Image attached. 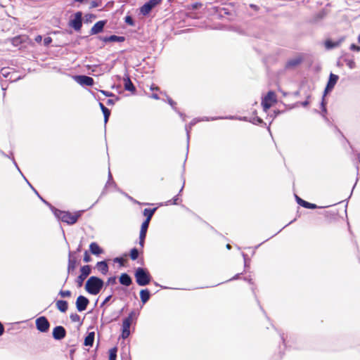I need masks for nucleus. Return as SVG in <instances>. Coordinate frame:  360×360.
<instances>
[{
  "instance_id": "1",
  "label": "nucleus",
  "mask_w": 360,
  "mask_h": 360,
  "mask_svg": "<svg viewBox=\"0 0 360 360\" xmlns=\"http://www.w3.org/2000/svg\"><path fill=\"white\" fill-rule=\"evenodd\" d=\"M114 89L118 94L122 93L123 90L129 91L133 95L136 94V88L127 72L124 73L123 77L120 75H114Z\"/></svg>"
},
{
  "instance_id": "2",
  "label": "nucleus",
  "mask_w": 360,
  "mask_h": 360,
  "mask_svg": "<svg viewBox=\"0 0 360 360\" xmlns=\"http://www.w3.org/2000/svg\"><path fill=\"white\" fill-rule=\"evenodd\" d=\"M134 276L138 285L143 287L150 283L153 277L148 269L145 267L139 266L134 269Z\"/></svg>"
},
{
  "instance_id": "3",
  "label": "nucleus",
  "mask_w": 360,
  "mask_h": 360,
  "mask_svg": "<svg viewBox=\"0 0 360 360\" xmlns=\"http://www.w3.org/2000/svg\"><path fill=\"white\" fill-rule=\"evenodd\" d=\"M137 318L136 313L134 310L129 312L127 316L124 317L122 320L121 326V334L119 339L126 340L131 334L130 326L134 321H136Z\"/></svg>"
},
{
  "instance_id": "4",
  "label": "nucleus",
  "mask_w": 360,
  "mask_h": 360,
  "mask_svg": "<svg viewBox=\"0 0 360 360\" xmlns=\"http://www.w3.org/2000/svg\"><path fill=\"white\" fill-rule=\"evenodd\" d=\"M56 214L60 221L69 225H72L75 224L81 217L82 212H70L69 211L58 210Z\"/></svg>"
},
{
  "instance_id": "5",
  "label": "nucleus",
  "mask_w": 360,
  "mask_h": 360,
  "mask_svg": "<svg viewBox=\"0 0 360 360\" xmlns=\"http://www.w3.org/2000/svg\"><path fill=\"white\" fill-rule=\"evenodd\" d=\"M103 282L101 279L95 276H91L87 280L85 288L89 293L91 295H96L100 292L103 287Z\"/></svg>"
},
{
  "instance_id": "6",
  "label": "nucleus",
  "mask_w": 360,
  "mask_h": 360,
  "mask_svg": "<svg viewBox=\"0 0 360 360\" xmlns=\"http://www.w3.org/2000/svg\"><path fill=\"white\" fill-rule=\"evenodd\" d=\"M277 102L276 94L275 91L270 90L266 96L262 98L261 105L263 110L267 112L270 108Z\"/></svg>"
},
{
  "instance_id": "7",
  "label": "nucleus",
  "mask_w": 360,
  "mask_h": 360,
  "mask_svg": "<svg viewBox=\"0 0 360 360\" xmlns=\"http://www.w3.org/2000/svg\"><path fill=\"white\" fill-rule=\"evenodd\" d=\"M162 0H148L140 7V13L143 16L149 15L151 11L162 3Z\"/></svg>"
},
{
  "instance_id": "8",
  "label": "nucleus",
  "mask_w": 360,
  "mask_h": 360,
  "mask_svg": "<svg viewBox=\"0 0 360 360\" xmlns=\"http://www.w3.org/2000/svg\"><path fill=\"white\" fill-rule=\"evenodd\" d=\"M35 325L37 329L41 333H46L50 328V323L45 316L37 318L35 321Z\"/></svg>"
},
{
  "instance_id": "9",
  "label": "nucleus",
  "mask_w": 360,
  "mask_h": 360,
  "mask_svg": "<svg viewBox=\"0 0 360 360\" xmlns=\"http://www.w3.org/2000/svg\"><path fill=\"white\" fill-rule=\"evenodd\" d=\"M338 79H339V76L338 75L333 74L332 72L330 74L327 84L324 89V94H328L333 90Z\"/></svg>"
},
{
  "instance_id": "10",
  "label": "nucleus",
  "mask_w": 360,
  "mask_h": 360,
  "mask_svg": "<svg viewBox=\"0 0 360 360\" xmlns=\"http://www.w3.org/2000/svg\"><path fill=\"white\" fill-rule=\"evenodd\" d=\"M198 122H200V118H194L188 124H186L185 130L186 132V139H187V146H186V155L184 162H186L187 160V156L188 153L189 149V141H190V131L192 127L195 125Z\"/></svg>"
},
{
  "instance_id": "11",
  "label": "nucleus",
  "mask_w": 360,
  "mask_h": 360,
  "mask_svg": "<svg viewBox=\"0 0 360 360\" xmlns=\"http://www.w3.org/2000/svg\"><path fill=\"white\" fill-rule=\"evenodd\" d=\"M82 13L81 12H77L75 13V18L70 21V26L73 27L76 31L81 30L82 25Z\"/></svg>"
},
{
  "instance_id": "12",
  "label": "nucleus",
  "mask_w": 360,
  "mask_h": 360,
  "mask_svg": "<svg viewBox=\"0 0 360 360\" xmlns=\"http://www.w3.org/2000/svg\"><path fill=\"white\" fill-rule=\"evenodd\" d=\"M75 81L82 86H93L94 82L92 77L86 75H78L75 77Z\"/></svg>"
},
{
  "instance_id": "13",
  "label": "nucleus",
  "mask_w": 360,
  "mask_h": 360,
  "mask_svg": "<svg viewBox=\"0 0 360 360\" xmlns=\"http://www.w3.org/2000/svg\"><path fill=\"white\" fill-rule=\"evenodd\" d=\"M89 303V300L82 295H79L76 300V307L79 311H84Z\"/></svg>"
},
{
  "instance_id": "14",
  "label": "nucleus",
  "mask_w": 360,
  "mask_h": 360,
  "mask_svg": "<svg viewBox=\"0 0 360 360\" xmlns=\"http://www.w3.org/2000/svg\"><path fill=\"white\" fill-rule=\"evenodd\" d=\"M345 39V37H340L337 41H333L331 39H327L324 42L325 48L328 50H330L338 47Z\"/></svg>"
},
{
  "instance_id": "15",
  "label": "nucleus",
  "mask_w": 360,
  "mask_h": 360,
  "mask_svg": "<svg viewBox=\"0 0 360 360\" xmlns=\"http://www.w3.org/2000/svg\"><path fill=\"white\" fill-rule=\"evenodd\" d=\"M52 334L55 340H59L65 337L66 330L63 326H58L53 328Z\"/></svg>"
},
{
  "instance_id": "16",
  "label": "nucleus",
  "mask_w": 360,
  "mask_h": 360,
  "mask_svg": "<svg viewBox=\"0 0 360 360\" xmlns=\"http://www.w3.org/2000/svg\"><path fill=\"white\" fill-rule=\"evenodd\" d=\"M302 61L303 58L301 56L290 58L285 63V68L287 70L294 68L300 65L302 63Z\"/></svg>"
},
{
  "instance_id": "17",
  "label": "nucleus",
  "mask_w": 360,
  "mask_h": 360,
  "mask_svg": "<svg viewBox=\"0 0 360 360\" xmlns=\"http://www.w3.org/2000/svg\"><path fill=\"white\" fill-rule=\"evenodd\" d=\"M295 197L297 203L304 208L314 210L319 207L316 204L307 202L297 195Z\"/></svg>"
},
{
  "instance_id": "18",
  "label": "nucleus",
  "mask_w": 360,
  "mask_h": 360,
  "mask_svg": "<svg viewBox=\"0 0 360 360\" xmlns=\"http://www.w3.org/2000/svg\"><path fill=\"white\" fill-rule=\"evenodd\" d=\"M185 162H184V165H183V167H182V174H181V179L183 180V185L179 192V193L175 195L172 199L169 200L167 203L168 204H170V205H178V200H179V195L181 194V193L182 192L184 188V185H185V178L184 177V174L185 172Z\"/></svg>"
},
{
  "instance_id": "19",
  "label": "nucleus",
  "mask_w": 360,
  "mask_h": 360,
  "mask_svg": "<svg viewBox=\"0 0 360 360\" xmlns=\"http://www.w3.org/2000/svg\"><path fill=\"white\" fill-rule=\"evenodd\" d=\"M119 283L125 287H129L133 283L132 278L127 273H122L119 277Z\"/></svg>"
},
{
  "instance_id": "20",
  "label": "nucleus",
  "mask_w": 360,
  "mask_h": 360,
  "mask_svg": "<svg viewBox=\"0 0 360 360\" xmlns=\"http://www.w3.org/2000/svg\"><path fill=\"white\" fill-rule=\"evenodd\" d=\"M141 302L143 304L147 303L151 296V293L148 288L141 289L139 292Z\"/></svg>"
},
{
  "instance_id": "21",
  "label": "nucleus",
  "mask_w": 360,
  "mask_h": 360,
  "mask_svg": "<svg viewBox=\"0 0 360 360\" xmlns=\"http://www.w3.org/2000/svg\"><path fill=\"white\" fill-rule=\"evenodd\" d=\"M157 210H158V207L145 208L143 211V215L146 217L144 220L148 221L150 222L152 217Z\"/></svg>"
},
{
  "instance_id": "22",
  "label": "nucleus",
  "mask_w": 360,
  "mask_h": 360,
  "mask_svg": "<svg viewBox=\"0 0 360 360\" xmlns=\"http://www.w3.org/2000/svg\"><path fill=\"white\" fill-rule=\"evenodd\" d=\"M56 307L62 313H65L68 309V303L65 300H57L56 302Z\"/></svg>"
},
{
  "instance_id": "23",
  "label": "nucleus",
  "mask_w": 360,
  "mask_h": 360,
  "mask_svg": "<svg viewBox=\"0 0 360 360\" xmlns=\"http://www.w3.org/2000/svg\"><path fill=\"white\" fill-rule=\"evenodd\" d=\"M104 25V21L101 20L96 22L91 30V33L95 34L101 32L103 30Z\"/></svg>"
},
{
  "instance_id": "24",
  "label": "nucleus",
  "mask_w": 360,
  "mask_h": 360,
  "mask_svg": "<svg viewBox=\"0 0 360 360\" xmlns=\"http://www.w3.org/2000/svg\"><path fill=\"white\" fill-rule=\"evenodd\" d=\"M128 255L124 254L122 256L114 257V264L117 263L120 266H124L127 262Z\"/></svg>"
},
{
  "instance_id": "25",
  "label": "nucleus",
  "mask_w": 360,
  "mask_h": 360,
  "mask_svg": "<svg viewBox=\"0 0 360 360\" xmlns=\"http://www.w3.org/2000/svg\"><path fill=\"white\" fill-rule=\"evenodd\" d=\"M141 253H143V250L140 251L137 248L134 247L130 250L129 256L131 260L135 261Z\"/></svg>"
},
{
  "instance_id": "26",
  "label": "nucleus",
  "mask_w": 360,
  "mask_h": 360,
  "mask_svg": "<svg viewBox=\"0 0 360 360\" xmlns=\"http://www.w3.org/2000/svg\"><path fill=\"white\" fill-rule=\"evenodd\" d=\"M90 251L92 254L98 255L103 252L102 249L96 243H91L89 245Z\"/></svg>"
},
{
  "instance_id": "27",
  "label": "nucleus",
  "mask_w": 360,
  "mask_h": 360,
  "mask_svg": "<svg viewBox=\"0 0 360 360\" xmlns=\"http://www.w3.org/2000/svg\"><path fill=\"white\" fill-rule=\"evenodd\" d=\"M96 268L103 274H105L108 271V264H107L106 262H105V261L98 262L96 264Z\"/></svg>"
},
{
  "instance_id": "28",
  "label": "nucleus",
  "mask_w": 360,
  "mask_h": 360,
  "mask_svg": "<svg viewBox=\"0 0 360 360\" xmlns=\"http://www.w3.org/2000/svg\"><path fill=\"white\" fill-rule=\"evenodd\" d=\"M94 332H90L88 333L87 336L84 339V345L91 347L93 345L94 341Z\"/></svg>"
},
{
  "instance_id": "29",
  "label": "nucleus",
  "mask_w": 360,
  "mask_h": 360,
  "mask_svg": "<svg viewBox=\"0 0 360 360\" xmlns=\"http://www.w3.org/2000/svg\"><path fill=\"white\" fill-rule=\"evenodd\" d=\"M99 106L103 111L104 115V121L106 123L110 115V110L108 108H106L102 103H99Z\"/></svg>"
},
{
  "instance_id": "30",
  "label": "nucleus",
  "mask_w": 360,
  "mask_h": 360,
  "mask_svg": "<svg viewBox=\"0 0 360 360\" xmlns=\"http://www.w3.org/2000/svg\"><path fill=\"white\" fill-rule=\"evenodd\" d=\"M249 122L255 125H260V126L266 125V123L264 122V120L258 116L252 117L251 119H250Z\"/></svg>"
},
{
  "instance_id": "31",
  "label": "nucleus",
  "mask_w": 360,
  "mask_h": 360,
  "mask_svg": "<svg viewBox=\"0 0 360 360\" xmlns=\"http://www.w3.org/2000/svg\"><path fill=\"white\" fill-rule=\"evenodd\" d=\"M344 62L349 67V69H354L356 67V63L354 60L352 58H349L347 56H345L343 58Z\"/></svg>"
},
{
  "instance_id": "32",
  "label": "nucleus",
  "mask_w": 360,
  "mask_h": 360,
  "mask_svg": "<svg viewBox=\"0 0 360 360\" xmlns=\"http://www.w3.org/2000/svg\"><path fill=\"white\" fill-rule=\"evenodd\" d=\"M150 225V221L143 220L141 225L139 233L147 234V231Z\"/></svg>"
},
{
  "instance_id": "33",
  "label": "nucleus",
  "mask_w": 360,
  "mask_h": 360,
  "mask_svg": "<svg viewBox=\"0 0 360 360\" xmlns=\"http://www.w3.org/2000/svg\"><path fill=\"white\" fill-rule=\"evenodd\" d=\"M80 271L81 275L87 278V276L91 274V267L89 265H84L81 268Z\"/></svg>"
},
{
  "instance_id": "34",
  "label": "nucleus",
  "mask_w": 360,
  "mask_h": 360,
  "mask_svg": "<svg viewBox=\"0 0 360 360\" xmlns=\"http://www.w3.org/2000/svg\"><path fill=\"white\" fill-rule=\"evenodd\" d=\"M241 255L244 261V271H245L250 267V259L248 257V255L244 252H242Z\"/></svg>"
},
{
  "instance_id": "35",
  "label": "nucleus",
  "mask_w": 360,
  "mask_h": 360,
  "mask_svg": "<svg viewBox=\"0 0 360 360\" xmlns=\"http://www.w3.org/2000/svg\"><path fill=\"white\" fill-rule=\"evenodd\" d=\"M296 220V219H294L293 220L290 221L288 224H286L285 226H284L281 229H280L277 233H276L274 235H273L272 236H271L269 238H267L266 240H265L264 241H263L262 243H259V245H256L255 248H254V250H255L256 249H257L261 245H262L263 243H264L266 241L269 240L270 238H273L274 236H275L276 235H277L278 233H280L284 228H285L287 226H288L289 224L293 223Z\"/></svg>"
},
{
  "instance_id": "36",
  "label": "nucleus",
  "mask_w": 360,
  "mask_h": 360,
  "mask_svg": "<svg viewBox=\"0 0 360 360\" xmlns=\"http://www.w3.org/2000/svg\"><path fill=\"white\" fill-rule=\"evenodd\" d=\"M296 220V219H294L293 220L290 221L288 224H286L285 226H284L281 229H280L277 233H276L274 235H273L272 236H271L269 238H267L266 240H265L264 241H263L262 243H259V245H256L255 248H254V250H255L256 249H257L261 245H262L263 243H264L266 241L269 240L270 238H273L274 236H275L276 235H277L278 233H280L284 228H285L287 226H288L289 224L293 223Z\"/></svg>"
},
{
  "instance_id": "37",
  "label": "nucleus",
  "mask_w": 360,
  "mask_h": 360,
  "mask_svg": "<svg viewBox=\"0 0 360 360\" xmlns=\"http://www.w3.org/2000/svg\"><path fill=\"white\" fill-rule=\"evenodd\" d=\"M146 236L147 234L139 233V245L141 250L144 248Z\"/></svg>"
},
{
  "instance_id": "38",
  "label": "nucleus",
  "mask_w": 360,
  "mask_h": 360,
  "mask_svg": "<svg viewBox=\"0 0 360 360\" xmlns=\"http://www.w3.org/2000/svg\"><path fill=\"white\" fill-rule=\"evenodd\" d=\"M124 22L130 26H134L135 25V20H134L133 17L127 15L124 18Z\"/></svg>"
},
{
  "instance_id": "39",
  "label": "nucleus",
  "mask_w": 360,
  "mask_h": 360,
  "mask_svg": "<svg viewBox=\"0 0 360 360\" xmlns=\"http://www.w3.org/2000/svg\"><path fill=\"white\" fill-rule=\"evenodd\" d=\"M167 101L168 104L172 107V108L175 111H178L179 109L176 107V103L169 96H167Z\"/></svg>"
},
{
  "instance_id": "40",
  "label": "nucleus",
  "mask_w": 360,
  "mask_h": 360,
  "mask_svg": "<svg viewBox=\"0 0 360 360\" xmlns=\"http://www.w3.org/2000/svg\"><path fill=\"white\" fill-rule=\"evenodd\" d=\"M219 119H225L224 117H203L200 118V121H214Z\"/></svg>"
},
{
  "instance_id": "41",
  "label": "nucleus",
  "mask_w": 360,
  "mask_h": 360,
  "mask_svg": "<svg viewBox=\"0 0 360 360\" xmlns=\"http://www.w3.org/2000/svg\"><path fill=\"white\" fill-rule=\"evenodd\" d=\"M225 119H228V120H243V121H248L250 120H248V118L247 117H236V116H233V115H229V116H226V117H224Z\"/></svg>"
},
{
  "instance_id": "42",
  "label": "nucleus",
  "mask_w": 360,
  "mask_h": 360,
  "mask_svg": "<svg viewBox=\"0 0 360 360\" xmlns=\"http://www.w3.org/2000/svg\"><path fill=\"white\" fill-rule=\"evenodd\" d=\"M86 278L82 275H79L77 276V279H76V283L78 285V287H81L83 285V282L86 279Z\"/></svg>"
},
{
  "instance_id": "43",
  "label": "nucleus",
  "mask_w": 360,
  "mask_h": 360,
  "mask_svg": "<svg viewBox=\"0 0 360 360\" xmlns=\"http://www.w3.org/2000/svg\"><path fill=\"white\" fill-rule=\"evenodd\" d=\"M59 295H60L61 297H70L72 295V292L70 290H60L59 292Z\"/></svg>"
},
{
  "instance_id": "44",
  "label": "nucleus",
  "mask_w": 360,
  "mask_h": 360,
  "mask_svg": "<svg viewBox=\"0 0 360 360\" xmlns=\"http://www.w3.org/2000/svg\"><path fill=\"white\" fill-rule=\"evenodd\" d=\"M76 267V260L75 259H70L68 263V271H74Z\"/></svg>"
},
{
  "instance_id": "45",
  "label": "nucleus",
  "mask_w": 360,
  "mask_h": 360,
  "mask_svg": "<svg viewBox=\"0 0 360 360\" xmlns=\"http://www.w3.org/2000/svg\"><path fill=\"white\" fill-rule=\"evenodd\" d=\"M125 195L127 196V198L131 200L132 202H134V204H139V205H150L149 203H146V202H139L138 200H135L134 198H133L132 197H131L130 195H129L128 194H125Z\"/></svg>"
},
{
  "instance_id": "46",
  "label": "nucleus",
  "mask_w": 360,
  "mask_h": 360,
  "mask_svg": "<svg viewBox=\"0 0 360 360\" xmlns=\"http://www.w3.org/2000/svg\"><path fill=\"white\" fill-rule=\"evenodd\" d=\"M70 318L72 322H79L80 321V316L76 314H71Z\"/></svg>"
},
{
  "instance_id": "47",
  "label": "nucleus",
  "mask_w": 360,
  "mask_h": 360,
  "mask_svg": "<svg viewBox=\"0 0 360 360\" xmlns=\"http://www.w3.org/2000/svg\"><path fill=\"white\" fill-rule=\"evenodd\" d=\"M349 49L352 51L359 52L360 51V46L356 44H352L349 46Z\"/></svg>"
},
{
  "instance_id": "48",
  "label": "nucleus",
  "mask_w": 360,
  "mask_h": 360,
  "mask_svg": "<svg viewBox=\"0 0 360 360\" xmlns=\"http://www.w3.org/2000/svg\"><path fill=\"white\" fill-rule=\"evenodd\" d=\"M125 41V37L123 36H117L114 34V42H122Z\"/></svg>"
},
{
  "instance_id": "49",
  "label": "nucleus",
  "mask_w": 360,
  "mask_h": 360,
  "mask_svg": "<svg viewBox=\"0 0 360 360\" xmlns=\"http://www.w3.org/2000/svg\"><path fill=\"white\" fill-rule=\"evenodd\" d=\"M311 96L309 94L307 96V99L300 103L301 105L303 107H307L309 105V98Z\"/></svg>"
},
{
  "instance_id": "50",
  "label": "nucleus",
  "mask_w": 360,
  "mask_h": 360,
  "mask_svg": "<svg viewBox=\"0 0 360 360\" xmlns=\"http://www.w3.org/2000/svg\"><path fill=\"white\" fill-rule=\"evenodd\" d=\"M202 6V4L201 2H195L192 4L191 6L193 10H197L200 8Z\"/></svg>"
},
{
  "instance_id": "51",
  "label": "nucleus",
  "mask_w": 360,
  "mask_h": 360,
  "mask_svg": "<svg viewBox=\"0 0 360 360\" xmlns=\"http://www.w3.org/2000/svg\"><path fill=\"white\" fill-rule=\"evenodd\" d=\"M91 260V257L89 255V252L87 251H85L84 254V262H89Z\"/></svg>"
},
{
  "instance_id": "52",
  "label": "nucleus",
  "mask_w": 360,
  "mask_h": 360,
  "mask_svg": "<svg viewBox=\"0 0 360 360\" xmlns=\"http://www.w3.org/2000/svg\"><path fill=\"white\" fill-rule=\"evenodd\" d=\"M327 108H321V114L322 115V117L326 120L328 121V117H326V114H327Z\"/></svg>"
},
{
  "instance_id": "53",
  "label": "nucleus",
  "mask_w": 360,
  "mask_h": 360,
  "mask_svg": "<svg viewBox=\"0 0 360 360\" xmlns=\"http://www.w3.org/2000/svg\"><path fill=\"white\" fill-rule=\"evenodd\" d=\"M252 293H253V295H254V296H255V299H256V301H257V302L258 305L259 306L260 309H261L262 311H264V309L262 308V306H261V304H260L259 300H258V298L257 297V295H256V293H255V288H252Z\"/></svg>"
},
{
  "instance_id": "54",
  "label": "nucleus",
  "mask_w": 360,
  "mask_h": 360,
  "mask_svg": "<svg viewBox=\"0 0 360 360\" xmlns=\"http://www.w3.org/2000/svg\"><path fill=\"white\" fill-rule=\"evenodd\" d=\"M326 94H323V96H322V99H321V103H320L321 108H327V107H326V105H327V101H326V98H325V96H326Z\"/></svg>"
},
{
  "instance_id": "55",
  "label": "nucleus",
  "mask_w": 360,
  "mask_h": 360,
  "mask_svg": "<svg viewBox=\"0 0 360 360\" xmlns=\"http://www.w3.org/2000/svg\"><path fill=\"white\" fill-rule=\"evenodd\" d=\"M279 335H280L281 340L283 342V347H286L287 345H286V340H285V334L283 333L279 332Z\"/></svg>"
},
{
  "instance_id": "56",
  "label": "nucleus",
  "mask_w": 360,
  "mask_h": 360,
  "mask_svg": "<svg viewBox=\"0 0 360 360\" xmlns=\"http://www.w3.org/2000/svg\"><path fill=\"white\" fill-rule=\"evenodd\" d=\"M52 42V39L50 37H47L44 39V44L45 46L49 45Z\"/></svg>"
},
{
  "instance_id": "57",
  "label": "nucleus",
  "mask_w": 360,
  "mask_h": 360,
  "mask_svg": "<svg viewBox=\"0 0 360 360\" xmlns=\"http://www.w3.org/2000/svg\"><path fill=\"white\" fill-rule=\"evenodd\" d=\"M243 274V272L242 273H239V274H236L234 276H233L231 278L229 279L228 281H226V282L228 281H234V280H237L240 278V275H242Z\"/></svg>"
},
{
  "instance_id": "58",
  "label": "nucleus",
  "mask_w": 360,
  "mask_h": 360,
  "mask_svg": "<svg viewBox=\"0 0 360 360\" xmlns=\"http://www.w3.org/2000/svg\"><path fill=\"white\" fill-rule=\"evenodd\" d=\"M243 280L247 281L248 283H250L251 285L254 284L253 280H252V278L250 276L244 277Z\"/></svg>"
},
{
  "instance_id": "59",
  "label": "nucleus",
  "mask_w": 360,
  "mask_h": 360,
  "mask_svg": "<svg viewBox=\"0 0 360 360\" xmlns=\"http://www.w3.org/2000/svg\"><path fill=\"white\" fill-rule=\"evenodd\" d=\"M150 98H153L155 100H159L160 99V96L158 94L156 93H153L151 94L150 96H149Z\"/></svg>"
},
{
  "instance_id": "60",
  "label": "nucleus",
  "mask_w": 360,
  "mask_h": 360,
  "mask_svg": "<svg viewBox=\"0 0 360 360\" xmlns=\"http://www.w3.org/2000/svg\"><path fill=\"white\" fill-rule=\"evenodd\" d=\"M250 8H251L252 9H253L255 11H259V7L257 5L254 4H250Z\"/></svg>"
},
{
  "instance_id": "61",
  "label": "nucleus",
  "mask_w": 360,
  "mask_h": 360,
  "mask_svg": "<svg viewBox=\"0 0 360 360\" xmlns=\"http://www.w3.org/2000/svg\"><path fill=\"white\" fill-rule=\"evenodd\" d=\"M183 120V121H185L186 115L181 112L179 110L176 112Z\"/></svg>"
},
{
  "instance_id": "62",
  "label": "nucleus",
  "mask_w": 360,
  "mask_h": 360,
  "mask_svg": "<svg viewBox=\"0 0 360 360\" xmlns=\"http://www.w3.org/2000/svg\"><path fill=\"white\" fill-rule=\"evenodd\" d=\"M150 89L151 91H159V90H160V88H159L158 86H155V84H152V85L150 86Z\"/></svg>"
},
{
  "instance_id": "63",
  "label": "nucleus",
  "mask_w": 360,
  "mask_h": 360,
  "mask_svg": "<svg viewBox=\"0 0 360 360\" xmlns=\"http://www.w3.org/2000/svg\"><path fill=\"white\" fill-rule=\"evenodd\" d=\"M34 39L36 42L40 43L42 41V37L41 35H37Z\"/></svg>"
},
{
  "instance_id": "64",
  "label": "nucleus",
  "mask_w": 360,
  "mask_h": 360,
  "mask_svg": "<svg viewBox=\"0 0 360 360\" xmlns=\"http://www.w3.org/2000/svg\"><path fill=\"white\" fill-rule=\"evenodd\" d=\"M108 356H109L108 360H112V348H111L108 350Z\"/></svg>"
}]
</instances>
